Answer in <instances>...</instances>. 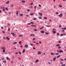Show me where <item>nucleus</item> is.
<instances>
[{
    "mask_svg": "<svg viewBox=\"0 0 66 66\" xmlns=\"http://www.w3.org/2000/svg\"><path fill=\"white\" fill-rule=\"evenodd\" d=\"M36 27V26L35 25H34V27Z\"/></svg>",
    "mask_w": 66,
    "mask_h": 66,
    "instance_id": "obj_52",
    "label": "nucleus"
},
{
    "mask_svg": "<svg viewBox=\"0 0 66 66\" xmlns=\"http://www.w3.org/2000/svg\"><path fill=\"white\" fill-rule=\"evenodd\" d=\"M59 53H56V54H55V55H58L59 54Z\"/></svg>",
    "mask_w": 66,
    "mask_h": 66,
    "instance_id": "obj_38",
    "label": "nucleus"
},
{
    "mask_svg": "<svg viewBox=\"0 0 66 66\" xmlns=\"http://www.w3.org/2000/svg\"><path fill=\"white\" fill-rule=\"evenodd\" d=\"M35 35L34 34H32L30 35L31 36H35Z\"/></svg>",
    "mask_w": 66,
    "mask_h": 66,
    "instance_id": "obj_2",
    "label": "nucleus"
},
{
    "mask_svg": "<svg viewBox=\"0 0 66 66\" xmlns=\"http://www.w3.org/2000/svg\"><path fill=\"white\" fill-rule=\"evenodd\" d=\"M59 53H61V52H63L64 51L62 50H61L59 51Z\"/></svg>",
    "mask_w": 66,
    "mask_h": 66,
    "instance_id": "obj_3",
    "label": "nucleus"
},
{
    "mask_svg": "<svg viewBox=\"0 0 66 66\" xmlns=\"http://www.w3.org/2000/svg\"><path fill=\"white\" fill-rule=\"evenodd\" d=\"M19 15L20 16H23V14H20Z\"/></svg>",
    "mask_w": 66,
    "mask_h": 66,
    "instance_id": "obj_32",
    "label": "nucleus"
},
{
    "mask_svg": "<svg viewBox=\"0 0 66 66\" xmlns=\"http://www.w3.org/2000/svg\"><path fill=\"white\" fill-rule=\"evenodd\" d=\"M56 14H59V13L58 12H56Z\"/></svg>",
    "mask_w": 66,
    "mask_h": 66,
    "instance_id": "obj_62",
    "label": "nucleus"
},
{
    "mask_svg": "<svg viewBox=\"0 0 66 66\" xmlns=\"http://www.w3.org/2000/svg\"><path fill=\"white\" fill-rule=\"evenodd\" d=\"M18 53H19V54H21V52L19 51L18 52Z\"/></svg>",
    "mask_w": 66,
    "mask_h": 66,
    "instance_id": "obj_24",
    "label": "nucleus"
},
{
    "mask_svg": "<svg viewBox=\"0 0 66 66\" xmlns=\"http://www.w3.org/2000/svg\"><path fill=\"white\" fill-rule=\"evenodd\" d=\"M57 16H59V17H62V16H63V14L61 13Z\"/></svg>",
    "mask_w": 66,
    "mask_h": 66,
    "instance_id": "obj_1",
    "label": "nucleus"
},
{
    "mask_svg": "<svg viewBox=\"0 0 66 66\" xmlns=\"http://www.w3.org/2000/svg\"><path fill=\"white\" fill-rule=\"evenodd\" d=\"M2 49H3V50H5V47H2Z\"/></svg>",
    "mask_w": 66,
    "mask_h": 66,
    "instance_id": "obj_15",
    "label": "nucleus"
},
{
    "mask_svg": "<svg viewBox=\"0 0 66 66\" xmlns=\"http://www.w3.org/2000/svg\"><path fill=\"white\" fill-rule=\"evenodd\" d=\"M44 19H47V18H46V17H44Z\"/></svg>",
    "mask_w": 66,
    "mask_h": 66,
    "instance_id": "obj_39",
    "label": "nucleus"
},
{
    "mask_svg": "<svg viewBox=\"0 0 66 66\" xmlns=\"http://www.w3.org/2000/svg\"><path fill=\"white\" fill-rule=\"evenodd\" d=\"M60 7H62V5H58Z\"/></svg>",
    "mask_w": 66,
    "mask_h": 66,
    "instance_id": "obj_16",
    "label": "nucleus"
},
{
    "mask_svg": "<svg viewBox=\"0 0 66 66\" xmlns=\"http://www.w3.org/2000/svg\"><path fill=\"white\" fill-rule=\"evenodd\" d=\"M52 32H53V34H55L56 32V31H53Z\"/></svg>",
    "mask_w": 66,
    "mask_h": 66,
    "instance_id": "obj_9",
    "label": "nucleus"
},
{
    "mask_svg": "<svg viewBox=\"0 0 66 66\" xmlns=\"http://www.w3.org/2000/svg\"><path fill=\"white\" fill-rule=\"evenodd\" d=\"M9 1H8L7 2H6V4H9Z\"/></svg>",
    "mask_w": 66,
    "mask_h": 66,
    "instance_id": "obj_19",
    "label": "nucleus"
},
{
    "mask_svg": "<svg viewBox=\"0 0 66 66\" xmlns=\"http://www.w3.org/2000/svg\"><path fill=\"white\" fill-rule=\"evenodd\" d=\"M39 62V60L38 59H37L36 61H35V63H37V62Z\"/></svg>",
    "mask_w": 66,
    "mask_h": 66,
    "instance_id": "obj_7",
    "label": "nucleus"
},
{
    "mask_svg": "<svg viewBox=\"0 0 66 66\" xmlns=\"http://www.w3.org/2000/svg\"><path fill=\"white\" fill-rule=\"evenodd\" d=\"M28 45H26L24 46V47L25 48H28Z\"/></svg>",
    "mask_w": 66,
    "mask_h": 66,
    "instance_id": "obj_4",
    "label": "nucleus"
},
{
    "mask_svg": "<svg viewBox=\"0 0 66 66\" xmlns=\"http://www.w3.org/2000/svg\"><path fill=\"white\" fill-rule=\"evenodd\" d=\"M33 30L34 31H37V29H34Z\"/></svg>",
    "mask_w": 66,
    "mask_h": 66,
    "instance_id": "obj_29",
    "label": "nucleus"
},
{
    "mask_svg": "<svg viewBox=\"0 0 66 66\" xmlns=\"http://www.w3.org/2000/svg\"><path fill=\"white\" fill-rule=\"evenodd\" d=\"M34 13H32L30 14V15H31V16H33V15H34Z\"/></svg>",
    "mask_w": 66,
    "mask_h": 66,
    "instance_id": "obj_17",
    "label": "nucleus"
},
{
    "mask_svg": "<svg viewBox=\"0 0 66 66\" xmlns=\"http://www.w3.org/2000/svg\"><path fill=\"white\" fill-rule=\"evenodd\" d=\"M5 9L6 10H8V9L6 7L5 8Z\"/></svg>",
    "mask_w": 66,
    "mask_h": 66,
    "instance_id": "obj_57",
    "label": "nucleus"
},
{
    "mask_svg": "<svg viewBox=\"0 0 66 66\" xmlns=\"http://www.w3.org/2000/svg\"><path fill=\"white\" fill-rule=\"evenodd\" d=\"M17 42H15L13 43V45H14V44H17Z\"/></svg>",
    "mask_w": 66,
    "mask_h": 66,
    "instance_id": "obj_14",
    "label": "nucleus"
},
{
    "mask_svg": "<svg viewBox=\"0 0 66 66\" xmlns=\"http://www.w3.org/2000/svg\"><path fill=\"white\" fill-rule=\"evenodd\" d=\"M53 30H54V31H55V29H54V28H53Z\"/></svg>",
    "mask_w": 66,
    "mask_h": 66,
    "instance_id": "obj_58",
    "label": "nucleus"
},
{
    "mask_svg": "<svg viewBox=\"0 0 66 66\" xmlns=\"http://www.w3.org/2000/svg\"><path fill=\"white\" fill-rule=\"evenodd\" d=\"M34 20H36L37 19V18H34Z\"/></svg>",
    "mask_w": 66,
    "mask_h": 66,
    "instance_id": "obj_34",
    "label": "nucleus"
},
{
    "mask_svg": "<svg viewBox=\"0 0 66 66\" xmlns=\"http://www.w3.org/2000/svg\"><path fill=\"white\" fill-rule=\"evenodd\" d=\"M36 45H38V44H39V43H36Z\"/></svg>",
    "mask_w": 66,
    "mask_h": 66,
    "instance_id": "obj_47",
    "label": "nucleus"
},
{
    "mask_svg": "<svg viewBox=\"0 0 66 66\" xmlns=\"http://www.w3.org/2000/svg\"><path fill=\"white\" fill-rule=\"evenodd\" d=\"M61 64H63V62H61Z\"/></svg>",
    "mask_w": 66,
    "mask_h": 66,
    "instance_id": "obj_60",
    "label": "nucleus"
},
{
    "mask_svg": "<svg viewBox=\"0 0 66 66\" xmlns=\"http://www.w3.org/2000/svg\"><path fill=\"white\" fill-rule=\"evenodd\" d=\"M51 55H55V54H54L53 52H52L51 53Z\"/></svg>",
    "mask_w": 66,
    "mask_h": 66,
    "instance_id": "obj_10",
    "label": "nucleus"
},
{
    "mask_svg": "<svg viewBox=\"0 0 66 66\" xmlns=\"http://www.w3.org/2000/svg\"><path fill=\"white\" fill-rule=\"evenodd\" d=\"M56 46L57 47H58L59 46H60V45L59 44H57V45H56Z\"/></svg>",
    "mask_w": 66,
    "mask_h": 66,
    "instance_id": "obj_27",
    "label": "nucleus"
},
{
    "mask_svg": "<svg viewBox=\"0 0 66 66\" xmlns=\"http://www.w3.org/2000/svg\"><path fill=\"white\" fill-rule=\"evenodd\" d=\"M62 32H65V30H62Z\"/></svg>",
    "mask_w": 66,
    "mask_h": 66,
    "instance_id": "obj_56",
    "label": "nucleus"
},
{
    "mask_svg": "<svg viewBox=\"0 0 66 66\" xmlns=\"http://www.w3.org/2000/svg\"><path fill=\"white\" fill-rule=\"evenodd\" d=\"M61 66H65V64H62L61 65Z\"/></svg>",
    "mask_w": 66,
    "mask_h": 66,
    "instance_id": "obj_31",
    "label": "nucleus"
},
{
    "mask_svg": "<svg viewBox=\"0 0 66 66\" xmlns=\"http://www.w3.org/2000/svg\"><path fill=\"white\" fill-rule=\"evenodd\" d=\"M25 49H23V51L22 53H24V52H25Z\"/></svg>",
    "mask_w": 66,
    "mask_h": 66,
    "instance_id": "obj_21",
    "label": "nucleus"
},
{
    "mask_svg": "<svg viewBox=\"0 0 66 66\" xmlns=\"http://www.w3.org/2000/svg\"><path fill=\"white\" fill-rule=\"evenodd\" d=\"M16 14H17V15L19 14V13H18V12L17 11H16Z\"/></svg>",
    "mask_w": 66,
    "mask_h": 66,
    "instance_id": "obj_30",
    "label": "nucleus"
},
{
    "mask_svg": "<svg viewBox=\"0 0 66 66\" xmlns=\"http://www.w3.org/2000/svg\"><path fill=\"white\" fill-rule=\"evenodd\" d=\"M61 60L62 61H64V60L63 59H61Z\"/></svg>",
    "mask_w": 66,
    "mask_h": 66,
    "instance_id": "obj_48",
    "label": "nucleus"
},
{
    "mask_svg": "<svg viewBox=\"0 0 66 66\" xmlns=\"http://www.w3.org/2000/svg\"><path fill=\"white\" fill-rule=\"evenodd\" d=\"M10 39V38H8V39H7V40H8Z\"/></svg>",
    "mask_w": 66,
    "mask_h": 66,
    "instance_id": "obj_54",
    "label": "nucleus"
},
{
    "mask_svg": "<svg viewBox=\"0 0 66 66\" xmlns=\"http://www.w3.org/2000/svg\"><path fill=\"white\" fill-rule=\"evenodd\" d=\"M33 49H36V48H34V47H33Z\"/></svg>",
    "mask_w": 66,
    "mask_h": 66,
    "instance_id": "obj_61",
    "label": "nucleus"
},
{
    "mask_svg": "<svg viewBox=\"0 0 66 66\" xmlns=\"http://www.w3.org/2000/svg\"><path fill=\"white\" fill-rule=\"evenodd\" d=\"M56 57H54V58H53V61H55L56 60Z\"/></svg>",
    "mask_w": 66,
    "mask_h": 66,
    "instance_id": "obj_6",
    "label": "nucleus"
},
{
    "mask_svg": "<svg viewBox=\"0 0 66 66\" xmlns=\"http://www.w3.org/2000/svg\"><path fill=\"white\" fill-rule=\"evenodd\" d=\"M30 11V9H28L27 10V11H28V12H29Z\"/></svg>",
    "mask_w": 66,
    "mask_h": 66,
    "instance_id": "obj_40",
    "label": "nucleus"
},
{
    "mask_svg": "<svg viewBox=\"0 0 66 66\" xmlns=\"http://www.w3.org/2000/svg\"><path fill=\"white\" fill-rule=\"evenodd\" d=\"M45 34H49V33H47V32H46L45 33Z\"/></svg>",
    "mask_w": 66,
    "mask_h": 66,
    "instance_id": "obj_44",
    "label": "nucleus"
},
{
    "mask_svg": "<svg viewBox=\"0 0 66 66\" xmlns=\"http://www.w3.org/2000/svg\"><path fill=\"white\" fill-rule=\"evenodd\" d=\"M62 30H66V28H62Z\"/></svg>",
    "mask_w": 66,
    "mask_h": 66,
    "instance_id": "obj_18",
    "label": "nucleus"
},
{
    "mask_svg": "<svg viewBox=\"0 0 66 66\" xmlns=\"http://www.w3.org/2000/svg\"><path fill=\"white\" fill-rule=\"evenodd\" d=\"M60 56H61V55H59L57 57V58H59V57Z\"/></svg>",
    "mask_w": 66,
    "mask_h": 66,
    "instance_id": "obj_22",
    "label": "nucleus"
},
{
    "mask_svg": "<svg viewBox=\"0 0 66 66\" xmlns=\"http://www.w3.org/2000/svg\"><path fill=\"white\" fill-rule=\"evenodd\" d=\"M21 42L19 41V44H20H20H21Z\"/></svg>",
    "mask_w": 66,
    "mask_h": 66,
    "instance_id": "obj_26",
    "label": "nucleus"
},
{
    "mask_svg": "<svg viewBox=\"0 0 66 66\" xmlns=\"http://www.w3.org/2000/svg\"><path fill=\"white\" fill-rule=\"evenodd\" d=\"M29 44L30 46H33V45L32 44Z\"/></svg>",
    "mask_w": 66,
    "mask_h": 66,
    "instance_id": "obj_25",
    "label": "nucleus"
},
{
    "mask_svg": "<svg viewBox=\"0 0 66 66\" xmlns=\"http://www.w3.org/2000/svg\"><path fill=\"white\" fill-rule=\"evenodd\" d=\"M51 22H52V20L51 19H50L49 20Z\"/></svg>",
    "mask_w": 66,
    "mask_h": 66,
    "instance_id": "obj_41",
    "label": "nucleus"
},
{
    "mask_svg": "<svg viewBox=\"0 0 66 66\" xmlns=\"http://www.w3.org/2000/svg\"><path fill=\"white\" fill-rule=\"evenodd\" d=\"M58 43H61V41H58Z\"/></svg>",
    "mask_w": 66,
    "mask_h": 66,
    "instance_id": "obj_59",
    "label": "nucleus"
},
{
    "mask_svg": "<svg viewBox=\"0 0 66 66\" xmlns=\"http://www.w3.org/2000/svg\"><path fill=\"white\" fill-rule=\"evenodd\" d=\"M34 8H35V9H36V6H35Z\"/></svg>",
    "mask_w": 66,
    "mask_h": 66,
    "instance_id": "obj_63",
    "label": "nucleus"
},
{
    "mask_svg": "<svg viewBox=\"0 0 66 66\" xmlns=\"http://www.w3.org/2000/svg\"><path fill=\"white\" fill-rule=\"evenodd\" d=\"M57 35H59V33H57Z\"/></svg>",
    "mask_w": 66,
    "mask_h": 66,
    "instance_id": "obj_64",
    "label": "nucleus"
},
{
    "mask_svg": "<svg viewBox=\"0 0 66 66\" xmlns=\"http://www.w3.org/2000/svg\"><path fill=\"white\" fill-rule=\"evenodd\" d=\"M42 53V52L38 51V54H40Z\"/></svg>",
    "mask_w": 66,
    "mask_h": 66,
    "instance_id": "obj_5",
    "label": "nucleus"
},
{
    "mask_svg": "<svg viewBox=\"0 0 66 66\" xmlns=\"http://www.w3.org/2000/svg\"><path fill=\"white\" fill-rule=\"evenodd\" d=\"M38 14L40 15V16H42V15H43V14H42V13H40L39 12L38 13Z\"/></svg>",
    "mask_w": 66,
    "mask_h": 66,
    "instance_id": "obj_11",
    "label": "nucleus"
},
{
    "mask_svg": "<svg viewBox=\"0 0 66 66\" xmlns=\"http://www.w3.org/2000/svg\"><path fill=\"white\" fill-rule=\"evenodd\" d=\"M6 59L7 60H10V58H9V57H6Z\"/></svg>",
    "mask_w": 66,
    "mask_h": 66,
    "instance_id": "obj_13",
    "label": "nucleus"
},
{
    "mask_svg": "<svg viewBox=\"0 0 66 66\" xmlns=\"http://www.w3.org/2000/svg\"><path fill=\"white\" fill-rule=\"evenodd\" d=\"M5 50H3V52H5Z\"/></svg>",
    "mask_w": 66,
    "mask_h": 66,
    "instance_id": "obj_35",
    "label": "nucleus"
},
{
    "mask_svg": "<svg viewBox=\"0 0 66 66\" xmlns=\"http://www.w3.org/2000/svg\"><path fill=\"white\" fill-rule=\"evenodd\" d=\"M3 62L4 63H6V61H3Z\"/></svg>",
    "mask_w": 66,
    "mask_h": 66,
    "instance_id": "obj_20",
    "label": "nucleus"
},
{
    "mask_svg": "<svg viewBox=\"0 0 66 66\" xmlns=\"http://www.w3.org/2000/svg\"><path fill=\"white\" fill-rule=\"evenodd\" d=\"M11 34L12 35H15V34L13 32H12L11 33Z\"/></svg>",
    "mask_w": 66,
    "mask_h": 66,
    "instance_id": "obj_28",
    "label": "nucleus"
},
{
    "mask_svg": "<svg viewBox=\"0 0 66 66\" xmlns=\"http://www.w3.org/2000/svg\"><path fill=\"white\" fill-rule=\"evenodd\" d=\"M39 19H42V17H39Z\"/></svg>",
    "mask_w": 66,
    "mask_h": 66,
    "instance_id": "obj_36",
    "label": "nucleus"
},
{
    "mask_svg": "<svg viewBox=\"0 0 66 66\" xmlns=\"http://www.w3.org/2000/svg\"><path fill=\"white\" fill-rule=\"evenodd\" d=\"M23 47V45H22L21 46H20V47L21 48H22V47Z\"/></svg>",
    "mask_w": 66,
    "mask_h": 66,
    "instance_id": "obj_55",
    "label": "nucleus"
},
{
    "mask_svg": "<svg viewBox=\"0 0 66 66\" xmlns=\"http://www.w3.org/2000/svg\"><path fill=\"white\" fill-rule=\"evenodd\" d=\"M9 37H6V39H7Z\"/></svg>",
    "mask_w": 66,
    "mask_h": 66,
    "instance_id": "obj_53",
    "label": "nucleus"
},
{
    "mask_svg": "<svg viewBox=\"0 0 66 66\" xmlns=\"http://www.w3.org/2000/svg\"><path fill=\"white\" fill-rule=\"evenodd\" d=\"M30 5H33V3H31L30 4Z\"/></svg>",
    "mask_w": 66,
    "mask_h": 66,
    "instance_id": "obj_50",
    "label": "nucleus"
},
{
    "mask_svg": "<svg viewBox=\"0 0 66 66\" xmlns=\"http://www.w3.org/2000/svg\"><path fill=\"white\" fill-rule=\"evenodd\" d=\"M22 2H24V3H25V1H22Z\"/></svg>",
    "mask_w": 66,
    "mask_h": 66,
    "instance_id": "obj_43",
    "label": "nucleus"
},
{
    "mask_svg": "<svg viewBox=\"0 0 66 66\" xmlns=\"http://www.w3.org/2000/svg\"><path fill=\"white\" fill-rule=\"evenodd\" d=\"M8 31H10V28H9L8 29Z\"/></svg>",
    "mask_w": 66,
    "mask_h": 66,
    "instance_id": "obj_42",
    "label": "nucleus"
},
{
    "mask_svg": "<svg viewBox=\"0 0 66 66\" xmlns=\"http://www.w3.org/2000/svg\"><path fill=\"white\" fill-rule=\"evenodd\" d=\"M30 23H31V24H33V23L32 22H30Z\"/></svg>",
    "mask_w": 66,
    "mask_h": 66,
    "instance_id": "obj_49",
    "label": "nucleus"
},
{
    "mask_svg": "<svg viewBox=\"0 0 66 66\" xmlns=\"http://www.w3.org/2000/svg\"><path fill=\"white\" fill-rule=\"evenodd\" d=\"M46 27H51V26H47V25H46Z\"/></svg>",
    "mask_w": 66,
    "mask_h": 66,
    "instance_id": "obj_23",
    "label": "nucleus"
},
{
    "mask_svg": "<svg viewBox=\"0 0 66 66\" xmlns=\"http://www.w3.org/2000/svg\"><path fill=\"white\" fill-rule=\"evenodd\" d=\"M19 37H22L23 36V35H20L19 36Z\"/></svg>",
    "mask_w": 66,
    "mask_h": 66,
    "instance_id": "obj_37",
    "label": "nucleus"
},
{
    "mask_svg": "<svg viewBox=\"0 0 66 66\" xmlns=\"http://www.w3.org/2000/svg\"><path fill=\"white\" fill-rule=\"evenodd\" d=\"M40 33H45V32L44 31H40Z\"/></svg>",
    "mask_w": 66,
    "mask_h": 66,
    "instance_id": "obj_8",
    "label": "nucleus"
},
{
    "mask_svg": "<svg viewBox=\"0 0 66 66\" xmlns=\"http://www.w3.org/2000/svg\"><path fill=\"white\" fill-rule=\"evenodd\" d=\"M27 25H30V23H29L27 24Z\"/></svg>",
    "mask_w": 66,
    "mask_h": 66,
    "instance_id": "obj_46",
    "label": "nucleus"
},
{
    "mask_svg": "<svg viewBox=\"0 0 66 66\" xmlns=\"http://www.w3.org/2000/svg\"><path fill=\"white\" fill-rule=\"evenodd\" d=\"M48 63L49 64H51V63L50 62H48Z\"/></svg>",
    "mask_w": 66,
    "mask_h": 66,
    "instance_id": "obj_51",
    "label": "nucleus"
},
{
    "mask_svg": "<svg viewBox=\"0 0 66 66\" xmlns=\"http://www.w3.org/2000/svg\"><path fill=\"white\" fill-rule=\"evenodd\" d=\"M38 6L40 7H41V6H41V5L40 4H39Z\"/></svg>",
    "mask_w": 66,
    "mask_h": 66,
    "instance_id": "obj_45",
    "label": "nucleus"
},
{
    "mask_svg": "<svg viewBox=\"0 0 66 66\" xmlns=\"http://www.w3.org/2000/svg\"><path fill=\"white\" fill-rule=\"evenodd\" d=\"M44 27L43 26H42V27L41 28H40V30H42V29H44Z\"/></svg>",
    "mask_w": 66,
    "mask_h": 66,
    "instance_id": "obj_12",
    "label": "nucleus"
},
{
    "mask_svg": "<svg viewBox=\"0 0 66 66\" xmlns=\"http://www.w3.org/2000/svg\"><path fill=\"white\" fill-rule=\"evenodd\" d=\"M63 34H61L60 35V36H63Z\"/></svg>",
    "mask_w": 66,
    "mask_h": 66,
    "instance_id": "obj_33",
    "label": "nucleus"
}]
</instances>
